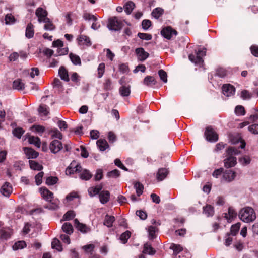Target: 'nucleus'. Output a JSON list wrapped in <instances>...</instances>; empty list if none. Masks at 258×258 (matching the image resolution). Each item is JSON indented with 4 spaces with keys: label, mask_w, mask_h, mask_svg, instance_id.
<instances>
[{
    "label": "nucleus",
    "mask_w": 258,
    "mask_h": 258,
    "mask_svg": "<svg viewBox=\"0 0 258 258\" xmlns=\"http://www.w3.org/2000/svg\"><path fill=\"white\" fill-rule=\"evenodd\" d=\"M58 74L62 80L66 82L69 81L70 78L69 77L68 71L65 69L64 67H61L59 68L58 71Z\"/></svg>",
    "instance_id": "obj_25"
},
{
    "label": "nucleus",
    "mask_w": 258,
    "mask_h": 258,
    "mask_svg": "<svg viewBox=\"0 0 258 258\" xmlns=\"http://www.w3.org/2000/svg\"><path fill=\"white\" fill-rule=\"evenodd\" d=\"M44 175V172L41 171L39 172L35 177V182L37 185H39L42 183V179Z\"/></svg>",
    "instance_id": "obj_61"
},
{
    "label": "nucleus",
    "mask_w": 258,
    "mask_h": 258,
    "mask_svg": "<svg viewBox=\"0 0 258 258\" xmlns=\"http://www.w3.org/2000/svg\"><path fill=\"white\" fill-rule=\"evenodd\" d=\"M26 246V242L23 240H21L16 242L13 245L12 248L14 250H18L25 248Z\"/></svg>",
    "instance_id": "obj_33"
},
{
    "label": "nucleus",
    "mask_w": 258,
    "mask_h": 258,
    "mask_svg": "<svg viewBox=\"0 0 258 258\" xmlns=\"http://www.w3.org/2000/svg\"><path fill=\"white\" fill-rule=\"evenodd\" d=\"M58 180L56 177L49 176L46 179V184L48 185H53L56 184Z\"/></svg>",
    "instance_id": "obj_53"
},
{
    "label": "nucleus",
    "mask_w": 258,
    "mask_h": 258,
    "mask_svg": "<svg viewBox=\"0 0 258 258\" xmlns=\"http://www.w3.org/2000/svg\"><path fill=\"white\" fill-rule=\"evenodd\" d=\"M237 216V212L232 207L228 209V213H225V217L228 221H232Z\"/></svg>",
    "instance_id": "obj_30"
},
{
    "label": "nucleus",
    "mask_w": 258,
    "mask_h": 258,
    "mask_svg": "<svg viewBox=\"0 0 258 258\" xmlns=\"http://www.w3.org/2000/svg\"><path fill=\"white\" fill-rule=\"evenodd\" d=\"M79 177L83 180L87 181L90 179L92 177V174L89 170L84 169H81V172H79Z\"/></svg>",
    "instance_id": "obj_19"
},
{
    "label": "nucleus",
    "mask_w": 258,
    "mask_h": 258,
    "mask_svg": "<svg viewBox=\"0 0 258 258\" xmlns=\"http://www.w3.org/2000/svg\"><path fill=\"white\" fill-rule=\"evenodd\" d=\"M79 198L78 192L72 191L68 194L66 197V200L69 202L73 201L75 198Z\"/></svg>",
    "instance_id": "obj_55"
},
{
    "label": "nucleus",
    "mask_w": 258,
    "mask_h": 258,
    "mask_svg": "<svg viewBox=\"0 0 258 258\" xmlns=\"http://www.w3.org/2000/svg\"><path fill=\"white\" fill-rule=\"evenodd\" d=\"M151 21L149 20L145 19L142 22V28L144 30H147L151 26Z\"/></svg>",
    "instance_id": "obj_64"
},
{
    "label": "nucleus",
    "mask_w": 258,
    "mask_h": 258,
    "mask_svg": "<svg viewBox=\"0 0 258 258\" xmlns=\"http://www.w3.org/2000/svg\"><path fill=\"white\" fill-rule=\"evenodd\" d=\"M123 25V21L117 17H112L108 20L107 27L110 30L119 31L122 28Z\"/></svg>",
    "instance_id": "obj_4"
},
{
    "label": "nucleus",
    "mask_w": 258,
    "mask_h": 258,
    "mask_svg": "<svg viewBox=\"0 0 258 258\" xmlns=\"http://www.w3.org/2000/svg\"><path fill=\"white\" fill-rule=\"evenodd\" d=\"M235 113L238 116L244 115L245 113L244 107L238 105L235 108Z\"/></svg>",
    "instance_id": "obj_54"
},
{
    "label": "nucleus",
    "mask_w": 258,
    "mask_h": 258,
    "mask_svg": "<svg viewBox=\"0 0 258 258\" xmlns=\"http://www.w3.org/2000/svg\"><path fill=\"white\" fill-rule=\"evenodd\" d=\"M105 63L102 62L100 63L97 68V77L98 78H101L105 71Z\"/></svg>",
    "instance_id": "obj_52"
},
{
    "label": "nucleus",
    "mask_w": 258,
    "mask_h": 258,
    "mask_svg": "<svg viewBox=\"0 0 258 258\" xmlns=\"http://www.w3.org/2000/svg\"><path fill=\"white\" fill-rule=\"evenodd\" d=\"M227 153L230 156L224 160V166L228 168L233 167L236 165L237 163L236 158L232 155L238 154V150L234 147H230L227 150Z\"/></svg>",
    "instance_id": "obj_3"
},
{
    "label": "nucleus",
    "mask_w": 258,
    "mask_h": 258,
    "mask_svg": "<svg viewBox=\"0 0 258 258\" xmlns=\"http://www.w3.org/2000/svg\"><path fill=\"white\" fill-rule=\"evenodd\" d=\"M120 175V172L117 169L113 170L108 172L107 174L108 177L117 178Z\"/></svg>",
    "instance_id": "obj_58"
},
{
    "label": "nucleus",
    "mask_w": 258,
    "mask_h": 258,
    "mask_svg": "<svg viewBox=\"0 0 258 258\" xmlns=\"http://www.w3.org/2000/svg\"><path fill=\"white\" fill-rule=\"evenodd\" d=\"M206 49L202 48L195 50V53L188 55L189 59L196 65L199 67L203 66L204 63L203 57L206 55Z\"/></svg>",
    "instance_id": "obj_2"
},
{
    "label": "nucleus",
    "mask_w": 258,
    "mask_h": 258,
    "mask_svg": "<svg viewBox=\"0 0 258 258\" xmlns=\"http://www.w3.org/2000/svg\"><path fill=\"white\" fill-rule=\"evenodd\" d=\"M163 9L158 7L154 9L153 10L152 12V15L155 19H158L163 14Z\"/></svg>",
    "instance_id": "obj_39"
},
{
    "label": "nucleus",
    "mask_w": 258,
    "mask_h": 258,
    "mask_svg": "<svg viewBox=\"0 0 258 258\" xmlns=\"http://www.w3.org/2000/svg\"><path fill=\"white\" fill-rule=\"evenodd\" d=\"M227 74V71L223 68H218L216 70V75L220 78L225 77Z\"/></svg>",
    "instance_id": "obj_56"
},
{
    "label": "nucleus",
    "mask_w": 258,
    "mask_h": 258,
    "mask_svg": "<svg viewBox=\"0 0 258 258\" xmlns=\"http://www.w3.org/2000/svg\"><path fill=\"white\" fill-rule=\"evenodd\" d=\"M115 220L114 216L106 215L104 218L103 224L108 228H111L113 226V224Z\"/></svg>",
    "instance_id": "obj_22"
},
{
    "label": "nucleus",
    "mask_w": 258,
    "mask_h": 258,
    "mask_svg": "<svg viewBox=\"0 0 258 258\" xmlns=\"http://www.w3.org/2000/svg\"><path fill=\"white\" fill-rule=\"evenodd\" d=\"M49 203L45 206V208L50 210H56L58 209L59 204V201L58 199L53 200V201H48Z\"/></svg>",
    "instance_id": "obj_28"
},
{
    "label": "nucleus",
    "mask_w": 258,
    "mask_h": 258,
    "mask_svg": "<svg viewBox=\"0 0 258 258\" xmlns=\"http://www.w3.org/2000/svg\"><path fill=\"white\" fill-rule=\"evenodd\" d=\"M49 133L51 134V137L52 139L57 138L61 139L62 138V134L56 128L51 130Z\"/></svg>",
    "instance_id": "obj_48"
},
{
    "label": "nucleus",
    "mask_w": 258,
    "mask_h": 258,
    "mask_svg": "<svg viewBox=\"0 0 258 258\" xmlns=\"http://www.w3.org/2000/svg\"><path fill=\"white\" fill-rule=\"evenodd\" d=\"M204 135L206 140L209 142H215L218 140V134L211 126L206 127Z\"/></svg>",
    "instance_id": "obj_5"
},
{
    "label": "nucleus",
    "mask_w": 258,
    "mask_h": 258,
    "mask_svg": "<svg viewBox=\"0 0 258 258\" xmlns=\"http://www.w3.org/2000/svg\"><path fill=\"white\" fill-rule=\"evenodd\" d=\"M135 52L138 60L140 61H145L149 56V53L145 51L142 47L136 48Z\"/></svg>",
    "instance_id": "obj_14"
},
{
    "label": "nucleus",
    "mask_w": 258,
    "mask_h": 258,
    "mask_svg": "<svg viewBox=\"0 0 258 258\" xmlns=\"http://www.w3.org/2000/svg\"><path fill=\"white\" fill-rule=\"evenodd\" d=\"M25 131L21 127H17L13 130V135L18 139H20L24 133Z\"/></svg>",
    "instance_id": "obj_49"
},
{
    "label": "nucleus",
    "mask_w": 258,
    "mask_h": 258,
    "mask_svg": "<svg viewBox=\"0 0 258 258\" xmlns=\"http://www.w3.org/2000/svg\"><path fill=\"white\" fill-rule=\"evenodd\" d=\"M40 192L42 198L46 201H51L53 198V194L45 187L40 188Z\"/></svg>",
    "instance_id": "obj_13"
},
{
    "label": "nucleus",
    "mask_w": 258,
    "mask_h": 258,
    "mask_svg": "<svg viewBox=\"0 0 258 258\" xmlns=\"http://www.w3.org/2000/svg\"><path fill=\"white\" fill-rule=\"evenodd\" d=\"M23 149L28 159H35L39 155L38 152L31 148L24 147Z\"/></svg>",
    "instance_id": "obj_17"
},
{
    "label": "nucleus",
    "mask_w": 258,
    "mask_h": 258,
    "mask_svg": "<svg viewBox=\"0 0 258 258\" xmlns=\"http://www.w3.org/2000/svg\"><path fill=\"white\" fill-rule=\"evenodd\" d=\"M13 88L18 90H23L25 89V84L20 79H17L13 82Z\"/></svg>",
    "instance_id": "obj_24"
},
{
    "label": "nucleus",
    "mask_w": 258,
    "mask_h": 258,
    "mask_svg": "<svg viewBox=\"0 0 258 258\" xmlns=\"http://www.w3.org/2000/svg\"><path fill=\"white\" fill-rule=\"evenodd\" d=\"M34 26L31 23H30L26 27L25 36L27 38L30 39L34 36Z\"/></svg>",
    "instance_id": "obj_26"
},
{
    "label": "nucleus",
    "mask_w": 258,
    "mask_h": 258,
    "mask_svg": "<svg viewBox=\"0 0 258 258\" xmlns=\"http://www.w3.org/2000/svg\"><path fill=\"white\" fill-rule=\"evenodd\" d=\"M229 233H227L225 236L224 244L226 246H228L231 244L233 241V238Z\"/></svg>",
    "instance_id": "obj_62"
},
{
    "label": "nucleus",
    "mask_w": 258,
    "mask_h": 258,
    "mask_svg": "<svg viewBox=\"0 0 258 258\" xmlns=\"http://www.w3.org/2000/svg\"><path fill=\"white\" fill-rule=\"evenodd\" d=\"M12 234V230L10 228H2L0 230V239L7 240L10 238Z\"/></svg>",
    "instance_id": "obj_18"
},
{
    "label": "nucleus",
    "mask_w": 258,
    "mask_h": 258,
    "mask_svg": "<svg viewBox=\"0 0 258 258\" xmlns=\"http://www.w3.org/2000/svg\"><path fill=\"white\" fill-rule=\"evenodd\" d=\"M170 248L173 250V254L176 256L180 252L183 250L182 247L179 244H173L171 246Z\"/></svg>",
    "instance_id": "obj_50"
},
{
    "label": "nucleus",
    "mask_w": 258,
    "mask_h": 258,
    "mask_svg": "<svg viewBox=\"0 0 258 258\" xmlns=\"http://www.w3.org/2000/svg\"><path fill=\"white\" fill-rule=\"evenodd\" d=\"M78 45L83 48L89 47L92 45L90 38L84 35H80L77 39Z\"/></svg>",
    "instance_id": "obj_6"
},
{
    "label": "nucleus",
    "mask_w": 258,
    "mask_h": 258,
    "mask_svg": "<svg viewBox=\"0 0 258 258\" xmlns=\"http://www.w3.org/2000/svg\"><path fill=\"white\" fill-rule=\"evenodd\" d=\"M158 74L159 75L160 79L164 83H166L167 82V75L165 71H164L163 70H160L158 71Z\"/></svg>",
    "instance_id": "obj_60"
},
{
    "label": "nucleus",
    "mask_w": 258,
    "mask_h": 258,
    "mask_svg": "<svg viewBox=\"0 0 258 258\" xmlns=\"http://www.w3.org/2000/svg\"><path fill=\"white\" fill-rule=\"evenodd\" d=\"M95 246L93 244H89L86 245H84L82 247V249L85 251L86 253H91L92 254V252H93Z\"/></svg>",
    "instance_id": "obj_59"
},
{
    "label": "nucleus",
    "mask_w": 258,
    "mask_h": 258,
    "mask_svg": "<svg viewBox=\"0 0 258 258\" xmlns=\"http://www.w3.org/2000/svg\"><path fill=\"white\" fill-rule=\"evenodd\" d=\"M236 177V173L231 170H226L223 172L221 178V182H230L232 181Z\"/></svg>",
    "instance_id": "obj_7"
},
{
    "label": "nucleus",
    "mask_w": 258,
    "mask_h": 258,
    "mask_svg": "<svg viewBox=\"0 0 258 258\" xmlns=\"http://www.w3.org/2000/svg\"><path fill=\"white\" fill-rule=\"evenodd\" d=\"M131 232L127 230L121 234L120 236V240L122 243L125 244L127 242V240L131 237Z\"/></svg>",
    "instance_id": "obj_44"
},
{
    "label": "nucleus",
    "mask_w": 258,
    "mask_h": 258,
    "mask_svg": "<svg viewBox=\"0 0 258 258\" xmlns=\"http://www.w3.org/2000/svg\"><path fill=\"white\" fill-rule=\"evenodd\" d=\"M70 58L74 65H81V61L80 57L76 54L70 53L69 54Z\"/></svg>",
    "instance_id": "obj_41"
},
{
    "label": "nucleus",
    "mask_w": 258,
    "mask_h": 258,
    "mask_svg": "<svg viewBox=\"0 0 258 258\" xmlns=\"http://www.w3.org/2000/svg\"><path fill=\"white\" fill-rule=\"evenodd\" d=\"M169 173V171L165 168H161L158 169L156 175L157 179L158 181H162L164 179Z\"/></svg>",
    "instance_id": "obj_16"
},
{
    "label": "nucleus",
    "mask_w": 258,
    "mask_h": 258,
    "mask_svg": "<svg viewBox=\"0 0 258 258\" xmlns=\"http://www.w3.org/2000/svg\"><path fill=\"white\" fill-rule=\"evenodd\" d=\"M222 89L223 94L227 97L233 95L235 92V88L230 84L223 85Z\"/></svg>",
    "instance_id": "obj_10"
},
{
    "label": "nucleus",
    "mask_w": 258,
    "mask_h": 258,
    "mask_svg": "<svg viewBox=\"0 0 258 258\" xmlns=\"http://www.w3.org/2000/svg\"><path fill=\"white\" fill-rule=\"evenodd\" d=\"M135 8V4L132 1L127 2L124 6V11L127 15H130Z\"/></svg>",
    "instance_id": "obj_36"
},
{
    "label": "nucleus",
    "mask_w": 258,
    "mask_h": 258,
    "mask_svg": "<svg viewBox=\"0 0 258 258\" xmlns=\"http://www.w3.org/2000/svg\"><path fill=\"white\" fill-rule=\"evenodd\" d=\"M155 252V250L152 247L151 244L146 243L144 245L143 253L153 255Z\"/></svg>",
    "instance_id": "obj_29"
},
{
    "label": "nucleus",
    "mask_w": 258,
    "mask_h": 258,
    "mask_svg": "<svg viewBox=\"0 0 258 258\" xmlns=\"http://www.w3.org/2000/svg\"><path fill=\"white\" fill-rule=\"evenodd\" d=\"M102 188V185L101 184L96 186L90 187L88 189V194L91 197H94L100 192Z\"/></svg>",
    "instance_id": "obj_20"
},
{
    "label": "nucleus",
    "mask_w": 258,
    "mask_h": 258,
    "mask_svg": "<svg viewBox=\"0 0 258 258\" xmlns=\"http://www.w3.org/2000/svg\"><path fill=\"white\" fill-rule=\"evenodd\" d=\"M83 18L86 21H97V18L95 15L87 12L83 13Z\"/></svg>",
    "instance_id": "obj_43"
},
{
    "label": "nucleus",
    "mask_w": 258,
    "mask_h": 258,
    "mask_svg": "<svg viewBox=\"0 0 258 258\" xmlns=\"http://www.w3.org/2000/svg\"><path fill=\"white\" fill-rule=\"evenodd\" d=\"M29 165L30 168L34 170L41 171L43 169V166L38 162L34 160H29Z\"/></svg>",
    "instance_id": "obj_34"
},
{
    "label": "nucleus",
    "mask_w": 258,
    "mask_h": 258,
    "mask_svg": "<svg viewBox=\"0 0 258 258\" xmlns=\"http://www.w3.org/2000/svg\"><path fill=\"white\" fill-rule=\"evenodd\" d=\"M62 230L68 235H71L73 232V227L70 223H64L62 226Z\"/></svg>",
    "instance_id": "obj_31"
},
{
    "label": "nucleus",
    "mask_w": 258,
    "mask_h": 258,
    "mask_svg": "<svg viewBox=\"0 0 258 258\" xmlns=\"http://www.w3.org/2000/svg\"><path fill=\"white\" fill-rule=\"evenodd\" d=\"M100 202L103 204H106L109 200L110 193L107 190H103L100 192L99 195Z\"/></svg>",
    "instance_id": "obj_21"
},
{
    "label": "nucleus",
    "mask_w": 258,
    "mask_h": 258,
    "mask_svg": "<svg viewBox=\"0 0 258 258\" xmlns=\"http://www.w3.org/2000/svg\"><path fill=\"white\" fill-rule=\"evenodd\" d=\"M30 144L34 145L36 147L39 148L41 146V141L38 137L30 136L28 138Z\"/></svg>",
    "instance_id": "obj_35"
},
{
    "label": "nucleus",
    "mask_w": 258,
    "mask_h": 258,
    "mask_svg": "<svg viewBox=\"0 0 258 258\" xmlns=\"http://www.w3.org/2000/svg\"><path fill=\"white\" fill-rule=\"evenodd\" d=\"M119 93L122 96H128L131 93L129 86H122L119 88Z\"/></svg>",
    "instance_id": "obj_40"
},
{
    "label": "nucleus",
    "mask_w": 258,
    "mask_h": 258,
    "mask_svg": "<svg viewBox=\"0 0 258 258\" xmlns=\"http://www.w3.org/2000/svg\"><path fill=\"white\" fill-rule=\"evenodd\" d=\"M5 23L7 25L13 24L16 21L14 16L12 14H7L5 16Z\"/></svg>",
    "instance_id": "obj_47"
},
{
    "label": "nucleus",
    "mask_w": 258,
    "mask_h": 258,
    "mask_svg": "<svg viewBox=\"0 0 258 258\" xmlns=\"http://www.w3.org/2000/svg\"><path fill=\"white\" fill-rule=\"evenodd\" d=\"M148 232L149 235V239L150 240L153 239L156 237V232L157 231V228L154 226H150L148 227Z\"/></svg>",
    "instance_id": "obj_32"
},
{
    "label": "nucleus",
    "mask_w": 258,
    "mask_h": 258,
    "mask_svg": "<svg viewBox=\"0 0 258 258\" xmlns=\"http://www.w3.org/2000/svg\"><path fill=\"white\" fill-rule=\"evenodd\" d=\"M161 35L167 39L170 40L173 35H176L177 32L176 30L172 29V28L168 26L163 28L161 31Z\"/></svg>",
    "instance_id": "obj_9"
},
{
    "label": "nucleus",
    "mask_w": 258,
    "mask_h": 258,
    "mask_svg": "<svg viewBox=\"0 0 258 258\" xmlns=\"http://www.w3.org/2000/svg\"><path fill=\"white\" fill-rule=\"evenodd\" d=\"M51 246L52 248L56 249L58 251H61L62 250L60 241L56 238H54L52 241Z\"/></svg>",
    "instance_id": "obj_46"
},
{
    "label": "nucleus",
    "mask_w": 258,
    "mask_h": 258,
    "mask_svg": "<svg viewBox=\"0 0 258 258\" xmlns=\"http://www.w3.org/2000/svg\"><path fill=\"white\" fill-rule=\"evenodd\" d=\"M82 167L75 161H73L70 166L67 168L66 172L69 174H74L75 172H81Z\"/></svg>",
    "instance_id": "obj_8"
},
{
    "label": "nucleus",
    "mask_w": 258,
    "mask_h": 258,
    "mask_svg": "<svg viewBox=\"0 0 258 258\" xmlns=\"http://www.w3.org/2000/svg\"><path fill=\"white\" fill-rule=\"evenodd\" d=\"M75 216V214L73 211H68L64 215L63 219L65 220H70Z\"/></svg>",
    "instance_id": "obj_63"
},
{
    "label": "nucleus",
    "mask_w": 258,
    "mask_h": 258,
    "mask_svg": "<svg viewBox=\"0 0 258 258\" xmlns=\"http://www.w3.org/2000/svg\"><path fill=\"white\" fill-rule=\"evenodd\" d=\"M157 82L154 77L151 76H146L143 81V84L148 87H152L156 84Z\"/></svg>",
    "instance_id": "obj_23"
},
{
    "label": "nucleus",
    "mask_w": 258,
    "mask_h": 258,
    "mask_svg": "<svg viewBox=\"0 0 258 258\" xmlns=\"http://www.w3.org/2000/svg\"><path fill=\"white\" fill-rule=\"evenodd\" d=\"M12 187L10 183L6 182L1 187V193L5 197H9L12 192Z\"/></svg>",
    "instance_id": "obj_15"
},
{
    "label": "nucleus",
    "mask_w": 258,
    "mask_h": 258,
    "mask_svg": "<svg viewBox=\"0 0 258 258\" xmlns=\"http://www.w3.org/2000/svg\"><path fill=\"white\" fill-rule=\"evenodd\" d=\"M239 217L241 221L246 223H250L256 219V214L252 208L246 207L240 210Z\"/></svg>",
    "instance_id": "obj_1"
},
{
    "label": "nucleus",
    "mask_w": 258,
    "mask_h": 258,
    "mask_svg": "<svg viewBox=\"0 0 258 258\" xmlns=\"http://www.w3.org/2000/svg\"><path fill=\"white\" fill-rule=\"evenodd\" d=\"M75 228L83 233H87L90 231V228L86 224L80 223L77 219L74 221Z\"/></svg>",
    "instance_id": "obj_12"
},
{
    "label": "nucleus",
    "mask_w": 258,
    "mask_h": 258,
    "mask_svg": "<svg viewBox=\"0 0 258 258\" xmlns=\"http://www.w3.org/2000/svg\"><path fill=\"white\" fill-rule=\"evenodd\" d=\"M48 108L46 105L41 104L39 106L38 111L41 116H46L49 114Z\"/></svg>",
    "instance_id": "obj_38"
},
{
    "label": "nucleus",
    "mask_w": 258,
    "mask_h": 258,
    "mask_svg": "<svg viewBox=\"0 0 258 258\" xmlns=\"http://www.w3.org/2000/svg\"><path fill=\"white\" fill-rule=\"evenodd\" d=\"M36 15L38 17V19L40 20V18L44 17V16H47V12L46 10L43 9L42 8H38L36 11Z\"/></svg>",
    "instance_id": "obj_51"
},
{
    "label": "nucleus",
    "mask_w": 258,
    "mask_h": 258,
    "mask_svg": "<svg viewBox=\"0 0 258 258\" xmlns=\"http://www.w3.org/2000/svg\"><path fill=\"white\" fill-rule=\"evenodd\" d=\"M134 188L138 197H140L143 192L144 186L142 183L139 182H135L134 184Z\"/></svg>",
    "instance_id": "obj_42"
},
{
    "label": "nucleus",
    "mask_w": 258,
    "mask_h": 258,
    "mask_svg": "<svg viewBox=\"0 0 258 258\" xmlns=\"http://www.w3.org/2000/svg\"><path fill=\"white\" fill-rule=\"evenodd\" d=\"M97 145L101 151H104L109 148V145L104 139H99L97 141Z\"/></svg>",
    "instance_id": "obj_27"
},
{
    "label": "nucleus",
    "mask_w": 258,
    "mask_h": 258,
    "mask_svg": "<svg viewBox=\"0 0 258 258\" xmlns=\"http://www.w3.org/2000/svg\"><path fill=\"white\" fill-rule=\"evenodd\" d=\"M240 227V223H237L234 225H233L230 228V234L232 236H235L238 232Z\"/></svg>",
    "instance_id": "obj_45"
},
{
    "label": "nucleus",
    "mask_w": 258,
    "mask_h": 258,
    "mask_svg": "<svg viewBox=\"0 0 258 258\" xmlns=\"http://www.w3.org/2000/svg\"><path fill=\"white\" fill-rule=\"evenodd\" d=\"M203 212L207 216H212L214 213L213 207L211 205H206L203 207Z\"/></svg>",
    "instance_id": "obj_37"
},
{
    "label": "nucleus",
    "mask_w": 258,
    "mask_h": 258,
    "mask_svg": "<svg viewBox=\"0 0 258 258\" xmlns=\"http://www.w3.org/2000/svg\"><path fill=\"white\" fill-rule=\"evenodd\" d=\"M138 36L142 40H150L152 38L151 34L144 33H138Z\"/></svg>",
    "instance_id": "obj_57"
},
{
    "label": "nucleus",
    "mask_w": 258,
    "mask_h": 258,
    "mask_svg": "<svg viewBox=\"0 0 258 258\" xmlns=\"http://www.w3.org/2000/svg\"><path fill=\"white\" fill-rule=\"evenodd\" d=\"M62 148V145L60 141L54 140L52 141L49 145V149L53 153H57Z\"/></svg>",
    "instance_id": "obj_11"
}]
</instances>
